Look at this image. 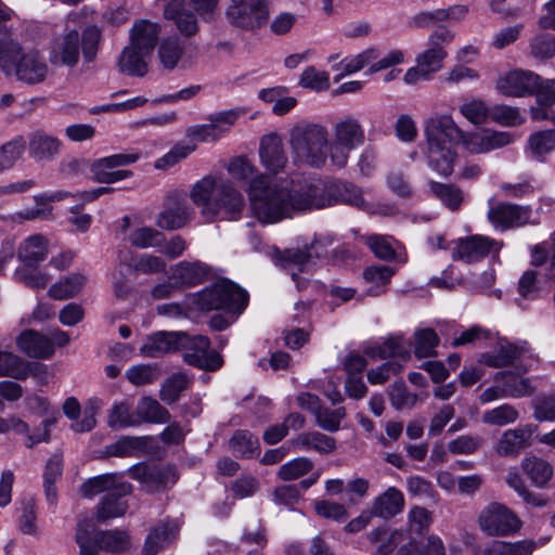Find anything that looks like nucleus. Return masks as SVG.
I'll use <instances>...</instances> for the list:
<instances>
[{
    "mask_svg": "<svg viewBox=\"0 0 555 555\" xmlns=\"http://www.w3.org/2000/svg\"><path fill=\"white\" fill-rule=\"evenodd\" d=\"M227 285L214 284L209 288H205L202 292L190 295L186 299V308L189 310L197 311H211L222 309L224 306V298L222 294L227 292Z\"/></svg>",
    "mask_w": 555,
    "mask_h": 555,
    "instance_id": "obj_30",
    "label": "nucleus"
},
{
    "mask_svg": "<svg viewBox=\"0 0 555 555\" xmlns=\"http://www.w3.org/2000/svg\"><path fill=\"white\" fill-rule=\"evenodd\" d=\"M138 153H119L94 160L90 167L92 178L99 183L111 184L132 177V171L121 167L134 164Z\"/></svg>",
    "mask_w": 555,
    "mask_h": 555,
    "instance_id": "obj_10",
    "label": "nucleus"
},
{
    "mask_svg": "<svg viewBox=\"0 0 555 555\" xmlns=\"http://www.w3.org/2000/svg\"><path fill=\"white\" fill-rule=\"evenodd\" d=\"M230 448L238 456L251 457L258 453L259 441L247 430H236L230 439Z\"/></svg>",
    "mask_w": 555,
    "mask_h": 555,
    "instance_id": "obj_52",
    "label": "nucleus"
},
{
    "mask_svg": "<svg viewBox=\"0 0 555 555\" xmlns=\"http://www.w3.org/2000/svg\"><path fill=\"white\" fill-rule=\"evenodd\" d=\"M433 521V512L423 506H412L406 514V532L423 534L430 528Z\"/></svg>",
    "mask_w": 555,
    "mask_h": 555,
    "instance_id": "obj_51",
    "label": "nucleus"
},
{
    "mask_svg": "<svg viewBox=\"0 0 555 555\" xmlns=\"http://www.w3.org/2000/svg\"><path fill=\"white\" fill-rule=\"evenodd\" d=\"M246 113L242 107L209 114L206 124L190 126L185 135L189 143H215L230 133L237 119Z\"/></svg>",
    "mask_w": 555,
    "mask_h": 555,
    "instance_id": "obj_9",
    "label": "nucleus"
},
{
    "mask_svg": "<svg viewBox=\"0 0 555 555\" xmlns=\"http://www.w3.org/2000/svg\"><path fill=\"white\" fill-rule=\"evenodd\" d=\"M533 416L539 422H555V392L535 398Z\"/></svg>",
    "mask_w": 555,
    "mask_h": 555,
    "instance_id": "obj_64",
    "label": "nucleus"
},
{
    "mask_svg": "<svg viewBox=\"0 0 555 555\" xmlns=\"http://www.w3.org/2000/svg\"><path fill=\"white\" fill-rule=\"evenodd\" d=\"M179 526L176 522H160L147 534L144 545V555H156L167 547L177 537Z\"/></svg>",
    "mask_w": 555,
    "mask_h": 555,
    "instance_id": "obj_31",
    "label": "nucleus"
},
{
    "mask_svg": "<svg viewBox=\"0 0 555 555\" xmlns=\"http://www.w3.org/2000/svg\"><path fill=\"white\" fill-rule=\"evenodd\" d=\"M194 217L195 211L184 195L173 192L166 197L163 210L156 216L155 224L163 230L173 231L185 227Z\"/></svg>",
    "mask_w": 555,
    "mask_h": 555,
    "instance_id": "obj_12",
    "label": "nucleus"
},
{
    "mask_svg": "<svg viewBox=\"0 0 555 555\" xmlns=\"http://www.w3.org/2000/svg\"><path fill=\"white\" fill-rule=\"evenodd\" d=\"M395 270L388 266H371L363 272V278L371 286L367 292L370 295H379L385 292V287L390 282Z\"/></svg>",
    "mask_w": 555,
    "mask_h": 555,
    "instance_id": "obj_48",
    "label": "nucleus"
},
{
    "mask_svg": "<svg viewBox=\"0 0 555 555\" xmlns=\"http://www.w3.org/2000/svg\"><path fill=\"white\" fill-rule=\"evenodd\" d=\"M146 447V437L121 436L115 442L106 446L105 453L108 456L117 457L139 456L144 453Z\"/></svg>",
    "mask_w": 555,
    "mask_h": 555,
    "instance_id": "obj_40",
    "label": "nucleus"
},
{
    "mask_svg": "<svg viewBox=\"0 0 555 555\" xmlns=\"http://www.w3.org/2000/svg\"><path fill=\"white\" fill-rule=\"evenodd\" d=\"M425 135L429 167L440 176H450L456 158L453 146L462 137V130L450 114H440L426 121Z\"/></svg>",
    "mask_w": 555,
    "mask_h": 555,
    "instance_id": "obj_4",
    "label": "nucleus"
},
{
    "mask_svg": "<svg viewBox=\"0 0 555 555\" xmlns=\"http://www.w3.org/2000/svg\"><path fill=\"white\" fill-rule=\"evenodd\" d=\"M439 338L434 330L422 328L414 333V354L418 358H428L435 354Z\"/></svg>",
    "mask_w": 555,
    "mask_h": 555,
    "instance_id": "obj_57",
    "label": "nucleus"
},
{
    "mask_svg": "<svg viewBox=\"0 0 555 555\" xmlns=\"http://www.w3.org/2000/svg\"><path fill=\"white\" fill-rule=\"evenodd\" d=\"M196 147L197 145L194 143L180 142L155 162V168L160 170L169 169L186 158Z\"/></svg>",
    "mask_w": 555,
    "mask_h": 555,
    "instance_id": "obj_58",
    "label": "nucleus"
},
{
    "mask_svg": "<svg viewBox=\"0 0 555 555\" xmlns=\"http://www.w3.org/2000/svg\"><path fill=\"white\" fill-rule=\"evenodd\" d=\"M335 242L331 233H319L312 236H300L297 238V247L286 253V261L302 270L312 257H321L326 254L327 248Z\"/></svg>",
    "mask_w": 555,
    "mask_h": 555,
    "instance_id": "obj_15",
    "label": "nucleus"
},
{
    "mask_svg": "<svg viewBox=\"0 0 555 555\" xmlns=\"http://www.w3.org/2000/svg\"><path fill=\"white\" fill-rule=\"evenodd\" d=\"M190 380L186 375L178 373L170 376L159 390V398L166 404H172L180 398V395L189 387Z\"/></svg>",
    "mask_w": 555,
    "mask_h": 555,
    "instance_id": "obj_56",
    "label": "nucleus"
},
{
    "mask_svg": "<svg viewBox=\"0 0 555 555\" xmlns=\"http://www.w3.org/2000/svg\"><path fill=\"white\" fill-rule=\"evenodd\" d=\"M182 332H157L149 336L140 348V353L147 358H158L165 353L181 349Z\"/></svg>",
    "mask_w": 555,
    "mask_h": 555,
    "instance_id": "obj_26",
    "label": "nucleus"
},
{
    "mask_svg": "<svg viewBox=\"0 0 555 555\" xmlns=\"http://www.w3.org/2000/svg\"><path fill=\"white\" fill-rule=\"evenodd\" d=\"M94 528L86 521L77 525L75 540L80 555H99V550L122 552L130 545L127 532L120 530L100 531L93 537Z\"/></svg>",
    "mask_w": 555,
    "mask_h": 555,
    "instance_id": "obj_8",
    "label": "nucleus"
},
{
    "mask_svg": "<svg viewBox=\"0 0 555 555\" xmlns=\"http://www.w3.org/2000/svg\"><path fill=\"white\" fill-rule=\"evenodd\" d=\"M539 81L538 74L516 68L502 74L496 80L495 88L505 96L522 98L533 95Z\"/></svg>",
    "mask_w": 555,
    "mask_h": 555,
    "instance_id": "obj_17",
    "label": "nucleus"
},
{
    "mask_svg": "<svg viewBox=\"0 0 555 555\" xmlns=\"http://www.w3.org/2000/svg\"><path fill=\"white\" fill-rule=\"evenodd\" d=\"M515 140L516 137L512 132L483 129L473 133L462 131V137L457 142H462L469 153L482 154L509 145Z\"/></svg>",
    "mask_w": 555,
    "mask_h": 555,
    "instance_id": "obj_18",
    "label": "nucleus"
},
{
    "mask_svg": "<svg viewBox=\"0 0 555 555\" xmlns=\"http://www.w3.org/2000/svg\"><path fill=\"white\" fill-rule=\"evenodd\" d=\"M165 16L172 20L180 30L185 36H192L197 31V21L194 14L186 9L182 0L171 1L165 10Z\"/></svg>",
    "mask_w": 555,
    "mask_h": 555,
    "instance_id": "obj_38",
    "label": "nucleus"
},
{
    "mask_svg": "<svg viewBox=\"0 0 555 555\" xmlns=\"http://www.w3.org/2000/svg\"><path fill=\"white\" fill-rule=\"evenodd\" d=\"M288 143L295 163L314 168L330 164V133L325 126L299 121L289 129Z\"/></svg>",
    "mask_w": 555,
    "mask_h": 555,
    "instance_id": "obj_5",
    "label": "nucleus"
},
{
    "mask_svg": "<svg viewBox=\"0 0 555 555\" xmlns=\"http://www.w3.org/2000/svg\"><path fill=\"white\" fill-rule=\"evenodd\" d=\"M522 373L514 371H500L494 374L493 380L501 383L507 398L520 399L530 397L534 393L537 386L531 377L525 376Z\"/></svg>",
    "mask_w": 555,
    "mask_h": 555,
    "instance_id": "obj_25",
    "label": "nucleus"
},
{
    "mask_svg": "<svg viewBox=\"0 0 555 555\" xmlns=\"http://www.w3.org/2000/svg\"><path fill=\"white\" fill-rule=\"evenodd\" d=\"M483 439L478 435H462L448 443V450L455 455L476 453L482 446Z\"/></svg>",
    "mask_w": 555,
    "mask_h": 555,
    "instance_id": "obj_62",
    "label": "nucleus"
},
{
    "mask_svg": "<svg viewBox=\"0 0 555 555\" xmlns=\"http://www.w3.org/2000/svg\"><path fill=\"white\" fill-rule=\"evenodd\" d=\"M502 244L483 235H470L452 242L451 257L466 263L477 262L489 254H498Z\"/></svg>",
    "mask_w": 555,
    "mask_h": 555,
    "instance_id": "obj_14",
    "label": "nucleus"
},
{
    "mask_svg": "<svg viewBox=\"0 0 555 555\" xmlns=\"http://www.w3.org/2000/svg\"><path fill=\"white\" fill-rule=\"evenodd\" d=\"M181 340V349H184L183 359L186 363L206 371H216L221 367L222 358L219 353L209 351L210 341L206 336L190 337L183 333Z\"/></svg>",
    "mask_w": 555,
    "mask_h": 555,
    "instance_id": "obj_13",
    "label": "nucleus"
},
{
    "mask_svg": "<svg viewBox=\"0 0 555 555\" xmlns=\"http://www.w3.org/2000/svg\"><path fill=\"white\" fill-rule=\"evenodd\" d=\"M61 142L42 132L35 133L29 141V155L36 162H50L60 153Z\"/></svg>",
    "mask_w": 555,
    "mask_h": 555,
    "instance_id": "obj_39",
    "label": "nucleus"
},
{
    "mask_svg": "<svg viewBox=\"0 0 555 555\" xmlns=\"http://www.w3.org/2000/svg\"><path fill=\"white\" fill-rule=\"evenodd\" d=\"M0 70L25 85L46 80L49 67L37 50L25 51L7 28H0Z\"/></svg>",
    "mask_w": 555,
    "mask_h": 555,
    "instance_id": "obj_3",
    "label": "nucleus"
},
{
    "mask_svg": "<svg viewBox=\"0 0 555 555\" xmlns=\"http://www.w3.org/2000/svg\"><path fill=\"white\" fill-rule=\"evenodd\" d=\"M531 357L532 352L526 341L513 344L500 340L493 350L480 356L479 362L490 367H505Z\"/></svg>",
    "mask_w": 555,
    "mask_h": 555,
    "instance_id": "obj_20",
    "label": "nucleus"
},
{
    "mask_svg": "<svg viewBox=\"0 0 555 555\" xmlns=\"http://www.w3.org/2000/svg\"><path fill=\"white\" fill-rule=\"evenodd\" d=\"M159 33L160 28L156 23L146 20L137 21L130 29L129 46L151 55L156 46Z\"/></svg>",
    "mask_w": 555,
    "mask_h": 555,
    "instance_id": "obj_28",
    "label": "nucleus"
},
{
    "mask_svg": "<svg viewBox=\"0 0 555 555\" xmlns=\"http://www.w3.org/2000/svg\"><path fill=\"white\" fill-rule=\"evenodd\" d=\"M490 118L504 127L520 126L525 121V117L517 107L507 105H496L490 111Z\"/></svg>",
    "mask_w": 555,
    "mask_h": 555,
    "instance_id": "obj_63",
    "label": "nucleus"
},
{
    "mask_svg": "<svg viewBox=\"0 0 555 555\" xmlns=\"http://www.w3.org/2000/svg\"><path fill=\"white\" fill-rule=\"evenodd\" d=\"M365 354L373 359L395 358L401 361L410 359V350L408 344L402 336H392L383 343L367 347Z\"/></svg>",
    "mask_w": 555,
    "mask_h": 555,
    "instance_id": "obj_33",
    "label": "nucleus"
},
{
    "mask_svg": "<svg viewBox=\"0 0 555 555\" xmlns=\"http://www.w3.org/2000/svg\"><path fill=\"white\" fill-rule=\"evenodd\" d=\"M137 417L140 418V424H165L170 420V413L165 409L156 399L144 396L135 406Z\"/></svg>",
    "mask_w": 555,
    "mask_h": 555,
    "instance_id": "obj_41",
    "label": "nucleus"
},
{
    "mask_svg": "<svg viewBox=\"0 0 555 555\" xmlns=\"http://www.w3.org/2000/svg\"><path fill=\"white\" fill-rule=\"evenodd\" d=\"M18 348L33 358H48L54 352L53 343L35 331L23 332L17 339Z\"/></svg>",
    "mask_w": 555,
    "mask_h": 555,
    "instance_id": "obj_35",
    "label": "nucleus"
},
{
    "mask_svg": "<svg viewBox=\"0 0 555 555\" xmlns=\"http://www.w3.org/2000/svg\"><path fill=\"white\" fill-rule=\"evenodd\" d=\"M48 250V240L40 234H33L20 243L16 256L22 263L39 264L47 258Z\"/></svg>",
    "mask_w": 555,
    "mask_h": 555,
    "instance_id": "obj_32",
    "label": "nucleus"
},
{
    "mask_svg": "<svg viewBox=\"0 0 555 555\" xmlns=\"http://www.w3.org/2000/svg\"><path fill=\"white\" fill-rule=\"evenodd\" d=\"M555 151V129L540 130L528 137L525 153L532 159L545 162Z\"/></svg>",
    "mask_w": 555,
    "mask_h": 555,
    "instance_id": "obj_34",
    "label": "nucleus"
},
{
    "mask_svg": "<svg viewBox=\"0 0 555 555\" xmlns=\"http://www.w3.org/2000/svg\"><path fill=\"white\" fill-rule=\"evenodd\" d=\"M519 410L511 403H502L492 409L483 411L482 424L493 427H505L518 421Z\"/></svg>",
    "mask_w": 555,
    "mask_h": 555,
    "instance_id": "obj_45",
    "label": "nucleus"
},
{
    "mask_svg": "<svg viewBox=\"0 0 555 555\" xmlns=\"http://www.w3.org/2000/svg\"><path fill=\"white\" fill-rule=\"evenodd\" d=\"M26 147L25 140L17 135L0 146V173L13 168Z\"/></svg>",
    "mask_w": 555,
    "mask_h": 555,
    "instance_id": "obj_50",
    "label": "nucleus"
},
{
    "mask_svg": "<svg viewBox=\"0 0 555 555\" xmlns=\"http://www.w3.org/2000/svg\"><path fill=\"white\" fill-rule=\"evenodd\" d=\"M477 525L489 538L513 537L522 528L519 516L500 502H491L483 506L477 516Z\"/></svg>",
    "mask_w": 555,
    "mask_h": 555,
    "instance_id": "obj_7",
    "label": "nucleus"
},
{
    "mask_svg": "<svg viewBox=\"0 0 555 555\" xmlns=\"http://www.w3.org/2000/svg\"><path fill=\"white\" fill-rule=\"evenodd\" d=\"M345 416L346 410L343 406L336 410L321 406L314 415L318 426L330 433H335L340 428V423Z\"/></svg>",
    "mask_w": 555,
    "mask_h": 555,
    "instance_id": "obj_60",
    "label": "nucleus"
},
{
    "mask_svg": "<svg viewBox=\"0 0 555 555\" xmlns=\"http://www.w3.org/2000/svg\"><path fill=\"white\" fill-rule=\"evenodd\" d=\"M299 85L302 88L311 89L317 92L325 91L330 88V75L313 66H308L300 75Z\"/></svg>",
    "mask_w": 555,
    "mask_h": 555,
    "instance_id": "obj_59",
    "label": "nucleus"
},
{
    "mask_svg": "<svg viewBox=\"0 0 555 555\" xmlns=\"http://www.w3.org/2000/svg\"><path fill=\"white\" fill-rule=\"evenodd\" d=\"M164 240V235L152 227H139L128 234L129 243L138 248L157 247Z\"/></svg>",
    "mask_w": 555,
    "mask_h": 555,
    "instance_id": "obj_55",
    "label": "nucleus"
},
{
    "mask_svg": "<svg viewBox=\"0 0 555 555\" xmlns=\"http://www.w3.org/2000/svg\"><path fill=\"white\" fill-rule=\"evenodd\" d=\"M150 54L127 46L119 57V68L122 73L142 77L147 73V57Z\"/></svg>",
    "mask_w": 555,
    "mask_h": 555,
    "instance_id": "obj_44",
    "label": "nucleus"
},
{
    "mask_svg": "<svg viewBox=\"0 0 555 555\" xmlns=\"http://www.w3.org/2000/svg\"><path fill=\"white\" fill-rule=\"evenodd\" d=\"M379 57V52L376 48H367L358 54L349 55L344 57L337 65V69L340 70L339 75L335 76L334 80L338 81L344 76H348L363 69L372 62Z\"/></svg>",
    "mask_w": 555,
    "mask_h": 555,
    "instance_id": "obj_43",
    "label": "nucleus"
},
{
    "mask_svg": "<svg viewBox=\"0 0 555 555\" xmlns=\"http://www.w3.org/2000/svg\"><path fill=\"white\" fill-rule=\"evenodd\" d=\"M364 130L360 121L353 117H345L333 127V139L330 138V165L344 168L351 151L364 142Z\"/></svg>",
    "mask_w": 555,
    "mask_h": 555,
    "instance_id": "obj_6",
    "label": "nucleus"
},
{
    "mask_svg": "<svg viewBox=\"0 0 555 555\" xmlns=\"http://www.w3.org/2000/svg\"><path fill=\"white\" fill-rule=\"evenodd\" d=\"M429 186L434 195L452 211L457 210L464 201L463 192L454 185L431 181Z\"/></svg>",
    "mask_w": 555,
    "mask_h": 555,
    "instance_id": "obj_54",
    "label": "nucleus"
},
{
    "mask_svg": "<svg viewBox=\"0 0 555 555\" xmlns=\"http://www.w3.org/2000/svg\"><path fill=\"white\" fill-rule=\"evenodd\" d=\"M532 429L529 425L504 430L493 446L498 456L516 457L530 443Z\"/></svg>",
    "mask_w": 555,
    "mask_h": 555,
    "instance_id": "obj_24",
    "label": "nucleus"
},
{
    "mask_svg": "<svg viewBox=\"0 0 555 555\" xmlns=\"http://www.w3.org/2000/svg\"><path fill=\"white\" fill-rule=\"evenodd\" d=\"M530 216L529 207L505 203L495 204L493 199H489L488 220L498 230L505 231L528 224Z\"/></svg>",
    "mask_w": 555,
    "mask_h": 555,
    "instance_id": "obj_19",
    "label": "nucleus"
},
{
    "mask_svg": "<svg viewBox=\"0 0 555 555\" xmlns=\"http://www.w3.org/2000/svg\"><path fill=\"white\" fill-rule=\"evenodd\" d=\"M520 466L531 485L539 489L546 488L554 475L553 465L548 461L535 455L526 456L521 461Z\"/></svg>",
    "mask_w": 555,
    "mask_h": 555,
    "instance_id": "obj_29",
    "label": "nucleus"
},
{
    "mask_svg": "<svg viewBox=\"0 0 555 555\" xmlns=\"http://www.w3.org/2000/svg\"><path fill=\"white\" fill-rule=\"evenodd\" d=\"M208 273L206 264L199 261H182L175 266L171 280L181 287L193 286L201 283Z\"/></svg>",
    "mask_w": 555,
    "mask_h": 555,
    "instance_id": "obj_36",
    "label": "nucleus"
},
{
    "mask_svg": "<svg viewBox=\"0 0 555 555\" xmlns=\"http://www.w3.org/2000/svg\"><path fill=\"white\" fill-rule=\"evenodd\" d=\"M184 47L177 38H166L160 41L157 50V56L162 67L166 70L175 69L182 55Z\"/></svg>",
    "mask_w": 555,
    "mask_h": 555,
    "instance_id": "obj_47",
    "label": "nucleus"
},
{
    "mask_svg": "<svg viewBox=\"0 0 555 555\" xmlns=\"http://www.w3.org/2000/svg\"><path fill=\"white\" fill-rule=\"evenodd\" d=\"M454 34L444 27H439L428 37V48L416 56L415 62L427 73L434 75L442 68L447 56L446 46L452 42Z\"/></svg>",
    "mask_w": 555,
    "mask_h": 555,
    "instance_id": "obj_16",
    "label": "nucleus"
},
{
    "mask_svg": "<svg viewBox=\"0 0 555 555\" xmlns=\"http://www.w3.org/2000/svg\"><path fill=\"white\" fill-rule=\"evenodd\" d=\"M107 424L113 429L135 427L140 425V418L132 411V404L126 400L113 404L107 416Z\"/></svg>",
    "mask_w": 555,
    "mask_h": 555,
    "instance_id": "obj_46",
    "label": "nucleus"
},
{
    "mask_svg": "<svg viewBox=\"0 0 555 555\" xmlns=\"http://www.w3.org/2000/svg\"><path fill=\"white\" fill-rule=\"evenodd\" d=\"M80 492L86 498H93L101 493L112 496H125L131 492V486L119 474H103L85 481Z\"/></svg>",
    "mask_w": 555,
    "mask_h": 555,
    "instance_id": "obj_21",
    "label": "nucleus"
},
{
    "mask_svg": "<svg viewBox=\"0 0 555 555\" xmlns=\"http://www.w3.org/2000/svg\"><path fill=\"white\" fill-rule=\"evenodd\" d=\"M312 467L313 463L308 457H296L279 468L278 477L282 480H295L308 474Z\"/></svg>",
    "mask_w": 555,
    "mask_h": 555,
    "instance_id": "obj_61",
    "label": "nucleus"
},
{
    "mask_svg": "<svg viewBox=\"0 0 555 555\" xmlns=\"http://www.w3.org/2000/svg\"><path fill=\"white\" fill-rule=\"evenodd\" d=\"M189 196L207 221L218 218L236 220L245 208L243 193L231 180L220 175H206L197 180L191 186Z\"/></svg>",
    "mask_w": 555,
    "mask_h": 555,
    "instance_id": "obj_2",
    "label": "nucleus"
},
{
    "mask_svg": "<svg viewBox=\"0 0 555 555\" xmlns=\"http://www.w3.org/2000/svg\"><path fill=\"white\" fill-rule=\"evenodd\" d=\"M236 180L247 183L250 209L264 224L278 223L299 212L333 205L331 186L321 179L304 181L274 180L245 157H235L227 166Z\"/></svg>",
    "mask_w": 555,
    "mask_h": 555,
    "instance_id": "obj_1",
    "label": "nucleus"
},
{
    "mask_svg": "<svg viewBox=\"0 0 555 555\" xmlns=\"http://www.w3.org/2000/svg\"><path fill=\"white\" fill-rule=\"evenodd\" d=\"M404 503L402 491L396 487H389L373 500L371 512L375 517L390 519L403 511Z\"/></svg>",
    "mask_w": 555,
    "mask_h": 555,
    "instance_id": "obj_27",
    "label": "nucleus"
},
{
    "mask_svg": "<svg viewBox=\"0 0 555 555\" xmlns=\"http://www.w3.org/2000/svg\"><path fill=\"white\" fill-rule=\"evenodd\" d=\"M259 158L262 167L272 175L283 172L287 164V156L281 135L270 133L261 138Z\"/></svg>",
    "mask_w": 555,
    "mask_h": 555,
    "instance_id": "obj_23",
    "label": "nucleus"
},
{
    "mask_svg": "<svg viewBox=\"0 0 555 555\" xmlns=\"http://www.w3.org/2000/svg\"><path fill=\"white\" fill-rule=\"evenodd\" d=\"M225 15L232 25L253 30L266 23L269 10L266 0H231Z\"/></svg>",
    "mask_w": 555,
    "mask_h": 555,
    "instance_id": "obj_11",
    "label": "nucleus"
},
{
    "mask_svg": "<svg viewBox=\"0 0 555 555\" xmlns=\"http://www.w3.org/2000/svg\"><path fill=\"white\" fill-rule=\"evenodd\" d=\"M217 284L229 286L227 287V292L222 294L224 298L223 301H225L222 309L232 312H241L245 309L248 302V295L243 288L228 280H221L217 282Z\"/></svg>",
    "mask_w": 555,
    "mask_h": 555,
    "instance_id": "obj_53",
    "label": "nucleus"
},
{
    "mask_svg": "<svg viewBox=\"0 0 555 555\" xmlns=\"http://www.w3.org/2000/svg\"><path fill=\"white\" fill-rule=\"evenodd\" d=\"M87 276L82 273H72L51 285L49 296L56 300H65L77 296L85 287Z\"/></svg>",
    "mask_w": 555,
    "mask_h": 555,
    "instance_id": "obj_42",
    "label": "nucleus"
},
{
    "mask_svg": "<svg viewBox=\"0 0 555 555\" xmlns=\"http://www.w3.org/2000/svg\"><path fill=\"white\" fill-rule=\"evenodd\" d=\"M291 442L298 450H314L321 454L332 453L336 449L335 439L319 431L302 433Z\"/></svg>",
    "mask_w": 555,
    "mask_h": 555,
    "instance_id": "obj_37",
    "label": "nucleus"
},
{
    "mask_svg": "<svg viewBox=\"0 0 555 555\" xmlns=\"http://www.w3.org/2000/svg\"><path fill=\"white\" fill-rule=\"evenodd\" d=\"M15 280L31 288H44L50 275L38 268V264L22 263L14 272Z\"/></svg>",
    "mask_w": 555,
    "mask_h": 555,
    "instance_id": "obj_49",
    "label": "nucleus"
},
{
    "mask_svg": "<svg viewBox=\"0 0 555 555\" xmlns=\"http://www.w3.org/2000/svg\"><path fill=\"white\" fill-rule=\"evenodd\" d=\"M80 36L70 30L55 38L50 48L49 60L56 66L73 67L79 59Z\"/></svg>",
    "mask_w": 555,
    "mask_h": 555,
    "instance_id": "obj_22",
    "label": "nucleus"
}]
</instances>
